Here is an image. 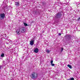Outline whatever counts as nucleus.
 Returning <instances> with one entry per match:
<instances>
[{"label": "nucleus", "instance_id": "obj_1", "mask_svg": "<svg viewBox=\"0 0 80 80\" xmlns=\"http://www.w3.org/2000/svg\"><path fill=\"white\" fill-rule=\"evenodd\" d=\"M31 76L32 79H35L38 77V74L37 72H33L31 73Z\"/></svg>", "mask_w": 80, "mask_h": 80}, {"label": "nucleus", "instance_id": "obj_2", "mask_svg": "<svg viewBox=\"0 0 80 80\" xmlns=\"http://www.w3.org/2000/svg\"><path fill=\"white\" fill-rule=\"evenodd\" d=\"M62 15V14L60 13H58L56 15V16L55 17V18H61Z\"/></svg>", "mask_w": 80, "mask_h": 80}, {"label": "nucleus", "instance_id": "obj_3", "mask_svg": "<svg viewBox=\"0 0 80 80\" xmlns=\"http://www.w3.org/2000/svg\"><path fill=\"white\" fill-rule=\"evenodd\" d=\"M20 30L22 33H24L26 31V29L25 28H22L20 29Z\"/></svg>", "mask_w": 80, "mask_h": 80}, {"label": "nucleus", "instance_id": "obj_4", "mask_svg": "<svg viewBox=\"0 0 80 80\" xmlns=\"http://www.w3.org/2000/svg\"><path fill=\"white\" fill-rule=\"evenodd\" d=\"M5 13H2L0 15V18H2V19H3V18H5Z\"/></svg>", "mask_w": 80, "mask_h": 80}, {"label": "nucleus", "instance_id": "obj_5", "mask_svg": "<svg viewBox=\"0 0 80 80\" xmlns=\"http://www.w3.org/2000/svg\"><path fill=\"white\" fill-rule=\"evenodd\" d=\"M20 31H21L20 29H17L16 31V32L17 34L18 35H20Z\"/></svg>", "mask_w": 80, "mask_h": 80}, {"label": "nucleus", "instance_id": "obj_6", "mask_svg": "<svg viewBox=\"0 0 80 80\" xmlns=\"http://www.w3.org/2000/svg\"><path fill=\"white\" fill-rule=\"evenodd\" d=\"M65 37H66V39H69V38H70L71 36H70L69 35H68L65 36Z\"/></svg>", "mask_w": 80, "mask_h": 80}, {"label": "nucleus", "instance_id": "obj_7", "mask_svg": "<svg viewBox=\"0 0 80 80\" xmlns=\"http://www.w3.org/2000/svg\"><path fill=\"white\" fill-rule=\"evenodd\" d=\"M34 53H37L38 52V48H35L34 49Z\"/></svg>", "mask_w": 80, "mask_h": 80}, {"label": "nucleus", "instance_id": "obj_8", "mask_svg": "<svg viewBox=\"0 0 80 80\" xmlns=\"http://www.w3.org/2000/svg\"><path fill=\"white\" fill-rule=\"evenodd\" d=\"M34 40H31L30 41V45H33V44H34Z\"/></svg>", "mask_w": 80, "mask_h": 80}, {"label": "nucleus", "instance_id": "obj_9", "mask_svg": "<svg viewBox=\"0 0 80 80\" xmlns=\"http://www.w3.org/2000/svg\"><path fill=\"white\" fill-rule=\"evenodd\" d=\"M15 5H16V6H17V7H18L19 6V5L20 4V3H19V2H15Z\"/></svg>", "mask_w": 80, "mask_h": 80}, {"label": "nucleus", "instance_id": "obj_10", "mask_svg": "<svg viewBox=\"0 0 80 80\" xmlns=\"http://www.w3.org/2000/svg\"><path fill=\"white\" fill-rule=\"evenodd\" d=\"M68 67H69V68H70V69H72V66L69 64H68Z\"/></svg>", "mask_w": 80, "mask_h": 80}, {"label": "nucleus", "instance_id": "obj_11", "mask_svg": "<svg viewBox=\"0 0 80 80\" xmlns=\"http://www.w3.org/2000/svg\"><path fill=\"white\" fill-rule=\"evenodd\" d=\"M24 26H26V27H27V26H28V24H27L26 23H24Z\"/></svg>", "mask_w": 80, "mask_h": 80}, {"label": "nucleus", "instance_id": "obj_12", "mask_svg": "<svg viewBox=\"0 0 80 80\" xmlns=\"http://www.w3.org/2000/svg\"><path fill=\"white\" fill-rule=\"evenodd\" d=\"M1 57H4V54L2 53V54L1 55Z\"/></svg>", "mask_w": 80, "mask_h": 80}, {"label": "nucleus", "instance_id": "obj_13", "mask_svg": "<svg viewBox=\"0 0 80 80\" xmlns=\"http://www.w3.org/2000/svg\"><path fill=\"white\" fill-rule=\"evenodd\" d=\"M63 50V48H61V52H62Z\"/></svg>", "mask_w": 80, "mask_h": 80}, {"label": "nucleus", "instance_id": "obj_14", "mask_svg": "<svg viewBox=\"0 0 80 80\" xmlns=\"http://www.w3.org/2000/svg\"><path fill=\"white\" fill-rule=\"evenodd\" d=\"M47 53H50V50H48L47 51Z\"/></svg>", "mask_w": 80, "mask_h": 80}, {"label": "nucleus", "instance_id": "obj_15", "mask_svg": "<svg viewBox=\"0 0 80 80\" xmlns=\"http://www.w3.org/2000/svg\"><path fill=\"white\" fill-rule=\"evenodd\" d=\"M51 65L52 66H55V64H53V63L52 64H51Z\"/></svg>", "mask_w": 80, "mask_h": 80}, {"label": "nucleus", "instance_id": "obj_16", "mask_svg": "<svg viewBox=\"0 0 80 80\" xmlns=\"http://www.w3.org/2000/svg\"><path fill=\"white\" fill-rule=\"evenodd\" d=\"M74 80V78H71V80Z\"/></svg>", "mask_w": 80, "mask_h": 80}, {"label": "nucleus", "instance_id": "obj_17", "mask_svg": "<svg viewBox=\"0 0 80 80\" xmlns=\"http://www.w3.org/2000/svg\"><path fill=\"white\" fill-rule=\"evenodd\" d=\"M50 63H51V64H52V63H53V60H51V61Z\"/></svg>", "mask_w": 80, "mask_h": 80}, {"label": "nucleus", "instance_id": "obj_18", "mask_svg": "<svg viewBox=\"0 0 80 80\" xmlns=\"http://www.w3.org/2000/svg\"><path fill=\"white\" fill-rule=\"evenodd\" d=\"M80 18H79L78 19V20H80Z\"/></svg>", "mask_w": 80, "mask_h": 80}, {"label": "nucleus", "instance_id": "obj_19", "mask_svg": "<svg viewBox=\"0 0 80 80\" xmlns=\"http://www.w3.org/2000/svg\"><path fill=\"white\" fill-rule=\"evenodd\" d=\"M61 35V34L60 33H59V35L60 36V35Z\"/></svg>", "mask_w": 80, "mask_h": 80}, {"label": "nucleus", "instance_id": "obj_20", "mask_svg": "<svg viewBox=\"0 0 80 80\" xmlns=\"http://www.w3.org/2000/svg\"><path fill=\"white\" fill-rule=\"evenodd\" d=\"M42 33H44V31H42Z\"/></svg>", "mask_w": 80, "mask_h": 80}, {"label": "nucleus", "instance_id": "obj_21", "mask_svg": "<svg viewBox=\"0 0 80 80\" xmlns=\"http://www.w3.org/2000/svg\"><path fill=\"white\" fill-rule=\"evenodd\" d=\"M2 68V66H0V68Z\"/></svg>", "mask_w": 80, "mask_h": 80}, {"label": "nucleus", "instance_id": "obj_22", "mask_svg": "<svg viewBox=\"0 0 80 80\" xmlns=\"http://www.w3.org/2000/svg\"><path fill=\"white\" fill-rule=\"evenodd\" d=\"M68 80H70V79H68Z\"/></svg>", "mask_w": 80, "mask_h": 80}]
</instances>
